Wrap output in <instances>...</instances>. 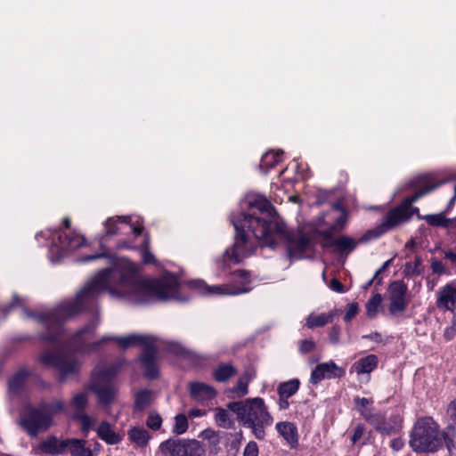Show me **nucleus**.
Here are the masks:
<instances>
[{"label": "nucleus", "mask_w": 456, "mask_h": 456, "mask_svg": "<svg viewBox=\"0 0 456 456\" xmlns=\"http://www.w3.org/2000/svg\"><path fill=\"white\" fill-rule=\"evenodd\" d=\"M388 313L392 317H401L410 303L408 287L403 281L392 282L388 288Z\"/></svg>", "instance_id": "9d476101"}, {"label": "nucleus", "mask_w": 456, "mask_h": 456, "mask_svg": "<svg viewBox=\"0 0 456 456\" xmlns=\"http://www.w3.org/2000/svg\"><path fill=\"white\" fill-rule=\"evenodd\" d=\"M392 259L386 261L383 265L375 273V277H377L382 271H384L390 265Z\"/></svg>", "instance_id": "13d9d810"}, {"label": "nucleus", "mask_w": 456, "mask_h": 456, "mask_svg": "<svg viewBox=\"0 0 456 456\" xmlns=\"http://www.w3.org/2000/svg\"><path fill=\"white\" fill-rule=\"evenodd\" d=\"M382 300V296L377 293L367 301L365 307L366 314L369 318L373 319L378 315L381 309Z\"/></svg>", "instance_id": "c756f323"}, {"label": "nucleus", "mask_w": 456, "mask_h": 456, "mask_svg": "<svg viewBox=\"0 0 456 456\" xmlns=\"http://www.w3.org/2000/svg\"><path fill=\"white\" fill-rule=\"evenodd\" d=\"M346 374L344 368L337 365L333 361L318 364L311 373L310 382L316 385L324 379H331L341 378Z\"/></svg>", "instance_id": "9b49d317"}, {"label": "nucleus", "mask_w": 456, "mask_h": 456, "mask_svg": "<svg viewBox=\"0 0 456 456\" xmlns=\"http://www.w3.org/2000/svg\"><path fill=\"white\" fill-rule=\"evenodd\" d=\"M415 264H416V266L419 265L420 264V259L419 257H417L415 259Z\"/></svg>", "instance_id": "0e129e2a"}, {"label": "nucleus", "mask_w": 456, "mask_h": 456, "mask_svg": "<svg viewBox=\"0 0 456 456\" xmlns=\"http://www.w3.org/2000/svg\"><path fill=\"white\" fill-rule=\"evenodd\" d=\"M64 403L61 400L42 403L38 407H28L21 419V426L31 436H37L42 430H46L53 424V419L64 411Z\"/></svg>", "instance_id": "423d86ee"}, {"label": "nucleus", "mask_w": 456, "mask_h": 456, "mask_svg": "<svg viewBox=\"0 0 456 456\" xmlns=\"http://www.w3.org/2000/svg\"><path fill=\"white\" fill-rule=\"evenodd\" d=\"M356 240L347 236H340L326 243V246L333 248V251L340 255H347L356 247Z\"/></svg>", "instance_id": "aec40b11"}, {"label": "nucleus", "mask_w": 456, "mask_h": 456, "mask_svg": "<svg viewBox=\"0 0 456 456\" xmlns=\"http://www.w3.org/2000/svg\"><path fill=\"white\" fill-rule=\"evenodd\" d=\"M29 375L30 371L26 368H21L17 372H15L8 382L9 395H19Z\"/></svg>", "instance_id": "412c9836"}, {"label": "nucleus", "mask_w": 456, "mask_h": 456, "mask_svg": "<svg viewBox=\"0 0 456 456\" xmlns=\"http://www.w3.org/2000/svg\"><path fill=\"white\" fill-rule=\"evenodd\" d=\"M63 223H64V225L66 228L69 227V218H65Z\"/></svg>", "instance_id": "680f3d73"}, {"label": "nucleus", "mask_w": 456, "mask_h": 456, "mask_svg": "<svg viewBox=\"0 0 456 456\" xmlns=\"http://www.w3.org/2000/svg\"><path fill=\"white\" fill-rule=\"evenodd\" d=\"M339 335H340V328L338 326H334L331 328L330 331V341L332 344H338L339 343Z\"/></svg>", "instance_id": "a18cd8bd"}, {"label": "nucleus", "mask_w": 456, "mask_h": 456, "mask_svg": "<svg viewBox=\"0 0 456 456\" xmlns=\"http://www.w3.org/2000/svg\"><path fill=\"white\" fill-rule=\"evenodd\" d=\"M128 437L131 442L142 447L145 446L150 439L149 433L146 429L135 427L129 429Z\"/></svg>", "instance_id": "cd10ccee"}, {"label": "nucleus", "mask_w": 456, "mask_h": 456, "mask_svg": "<svg viewBox=\"0 0 456 456\" xmlns=\"http://www.w3.org/2000/svg\"><path fill=\"white\" fill-rule=\"evenodd\" d=\"M160 451L166 456H205V449L196 440L170 438L160 444Z\"/></svg>", "instance_id": "1a4fd4ad"}, {"label": "nucleus", "mask_w": 456, "mask_h": 456, "mask_svg": "<svg viewBox=\"0 0 456 456\" xmlns=\"http://www.w3.org/2000/svg\"><path fill=\"white\" fill-rule=\"evenodd\" d=\"M441 184L442 183H435L433 176L430 175H422L412 180L410 185L418 190L411 197L406 198L400 206L389 211L386 215L382 225L387 230L408 221L419 212V208H412V203Z\"/></svg>", "instance_id": "20e7f679"}, {"label": "nucleus", "mask_w": 456, "mask_h": 456, "mask_svg": "<svg viewBox=\"0 0 456 456\" xmlns=\"http://www.w3.org/2000/svg\"><path fill=\"white\" fill-rule=\"evenodd\" d=\"M146 423L150 428H151L153 430H158L161 427L162 419L157 413H150Z\"/></svg>", "instance_id": "e433bc0d"}, {"label": "nucleus", "mask_w": 456, "mask_h": 456, "mask_svg": "<svg viewBox=\"0 0 456 456\" xmlns=\"http://www.w3.org/2000/svg\"><path fill=\"white\" fill-rule=\"evenodd\" d=\"M314 342L311 339H305L300 342L299 350L301 353L305 354L311 352L314 348Z\"/></svg>", "instance_id": "79ce46f5"}, {"label": "nucleus", "mask_w": 456, "mask_h": 456, "mask_svg": "<svg viewBox=\"0 0 456 456\" xmlns=\"http://www.w3.org/2000/svg\"><path fill=\"white\" fill-rule=\"evenodd\" d=\"M39 244L51 240L49 258L53 263L60 262L64 256L86 245V240L81 234L72 231L45 229L36 234Z\"/></svg>", "instance_id": "39448f33"}, {"label": "nucleus", "mask_w": 456, "mask_h": 456, "mask_svg": "<svg viewBox=\"0 0 456 456\" xmlns=\"http://www.w3.org/2000/svg\"><path fill=\"white\" fill-rule=\"evenodd\" d=\"M375 278H376V277L374 276V277H373V278H372L369 282H367V284H366V288L371 285V283L373 282V280H374Z\"/></svg>", "instance_id": "e2e57ef3"}, {"label": "nucleus", "mask_w": 456, "mask_h": 456, "mask_svg": "<svg viewBox=\"0 0 456 456\" xmlns=\"http://www.w3.org/2000/svg\"><path fill=\"white\" fill-rule=\"evenodd\" d=\"M456 200V186L454 187V195L453 197L451 199L449 204H448V208H452V206L454 204Z\"/></svg>", "instance_id": "bf43d9fd"}, {"label": "nucleus", "mask_w": 456, "mask_h": 456, "mask_svg": "<svg viewBox=\"0 0 456 456\" xmlns=\"http://www.w3.org/2000/svg\"><path fill=\"white\" fill-rule=\"evenodd\" d=\"M215 411V421L218 427L226 429L233 428L235 422L228 406L227 409L216 408Z\"/></svg>", "instance_id": "393cba45"}, {"label": "nucleus", "mask_w": 456, "mask_h": 456, "mask_svg": "<svg viewBox=\"0 0 456 456\" xmlns=\"http://www.w3.org/2000/svg\"><path fill=\"white\" fill-rule=\"evenodd\" d=\"M283 151H270L265 152L260 161V168L267 173L271 168L277 165L282 159Z\"/></svg>", "instance_id": "b1692460"}, {"label": "nucleus", "mask_w": 456, "mask_h": 456, "mask_svg": "<svg viewBox=\"0 0 456 456\" xmlns=\"http://www.w3.org/2000/svg\"><path fill=\"white\" fill-rule=\"evenodd\" d=\"M390 446L395 452L401 451L404 446V441L400 437L394 438L390 442Z\"/></svg>", "instance_id": "3c124183"}, {"label": "nucleus", "mask_w": 456, "mask_h": 456, "mask_svg": "<svg viewBox=\"0 0 456 456\" xmlns=\"http://www.w3.org/2000/svg\"><path fill=\"white\" fill-rule=\"evenodd\" d=\"M121 362H118L109 367L100 368L94 370L92 389L98 396L99 403L109 406L114 401L116 389L110 380L118 372Z\"/></svg>", "instance_id": "0eeeda50"}, {"label": "nucleus", "mask_w": 456, "mask_h": 456, "mask_svg": "<svg viewBox=\"0 0 456 456\" xmlns=\"http://www.w3.org/2000/svg\"><path fill=\"white\" fill-rule=\"evenodd\" d=\"M431 269L435 273L442 274L444 273V265L439 260H432Z\"/></svg>", "instance_id": "09e8293b"}, {"label": "nucleus", "mask_w": 456, "mask_h": 456, "mask_svg": "<svg viewBox=\"0 0 456 456\" xmlns=\"http://www.w3.org/2000/svg\"><path fill=\"white\" fill-rule=\"evenodd\" d=\"M378 364L379 357L370 354L355 361L350 367V373H355L357 376L370 375L377 369Z\"/></svg>", "instance_id": "dca6fc26"}, {"label": "nucleus", "mask_w": 456, "mask_h": 456, "mask_svg": "<svg viewBox=\"0 0 456 456\" xmlns=\"http://www.w3.org/2000/svg\"><path fill=\"white\" fill-rule=\"evenodd\" d=\"M75 418L77 419L80 423L82 433L85 436H87L89 431L94 427V419L85 413H77Z\"/></svg>", "instance_id": "473e14b6"}, {"label": "nucleus", "mask_w": 456, "mask_h": 456, "mask_svg": "<svg viewBox=\"0 0 456 456\" xmlns=\"http://www.w3.org/2000/svg\"><path fill=\"white\" fill-rule=\"evenodd\" d=\"M252 379V375L248 372L241 375L236 386L232 388V392L236 397H243L248 394V384Z\"/></svg>", "instance_id": "c85d7f7f"}, {"label": "nucleus", "mask_w": 456, "mask_h": 456, "mask_svg": "<svg viewBox=\"0 0 456 456\" xmlns=\"http://www.w3.org/2000/svg\"><path fill=\"white\" fill-rule=\"evenodd\" d=\"M425 219L428 221V223L431 224H440V218L437 216L435 215H428L425 217Z\"/></svg>", "instance_id": "6e6d98bb"}, {"label": "nucleus", "mask_w": 456, "mask_h": 456, "mask_svg": "<svg viewBox=\"0 0 456 456\" xmlns=\"http://www.w3.org/2000/svg\"><path fill=\"white\" fill-rule=\"evenodd\" d=\"M275 428L279 435L283 437L291 447H295L298 443V435L297 427L289 421L278 422Z\"/></svg>", "instance_id": "6ab92c4d"}, {"label": "nucleus", "mask_w": 456, "mask_h": 456, "mask_svg": "<svg viewBox=\"0 0 456 456\" xmlns=\"http://www.w3.org/2000/svg\"><path fill=\"white\" fill-rule=\"evenodd\" d=\"M188 429V417L184 414H177L175 417L173 432L176 435H183Z\"/></svg>", "instance_id": "72a5a7b5"}, {"label": "nucleus", "mask_w": 456, "mask_h": 456, "mask_svg": "<svg viewBox=\"0 0 456 456\" xmlns=\"http://www.w3.org/2000/svg\"><path fill=\"white\" fill-rule=\"evenodd\" d=\"M445 257L450 259L452 262H456V248L454 251L446 252Z\"/></svg>", "instance_id": "4d7b16f0"}, {"label": "nucleus", "mask_w": 456, "mask_h": 456, "mask_svg": "<svg viewBox=\"0 0 456 456\" xmlns=\"http://www.w3.org/2000/svg\"><path fill=\"white\" fill-rule=\"evenodd\" d=\"M167 349L177 355H183L185 354V348L178 343L172 342L168 345Z\"/></svg>", "instance_id": "c03bdc74"}, {"label": "nucleus", "mask_w": 456, "mask_h": 456, "mask_svg": "<svg viewBox=\"0 0 456 456\" xmlns=\"http://www.w3.org/2000/svg\"><path fill=\"white\" fill-rule=\"evenodd\" d=\"M289 397H285V396H279V402H278V404H279V408L280 410H287L289 406V403L288 401Z\"/></svg>", "instance_id": "5fc2aeb1"}, {"label": "nucleus", "mask_w": 456, "mask_h": 456, "mask_svg": "<svg viewBox=\"0 0 456 456\" xmlns=\"http://www.w3.org/2000/svg\"><path fill=\"white\" fill-rule=\"evenodd\" d=\"M451 433L454 429L452 427L447 431L440 432L439 426L430 417L419 419L411 433L410 445L417 452H434L439 450L444 443L448 451L452 453L456 449Z\"/></svg>", "instance_id": "f03ea898"}, {"label": "nucleus", "mask_w": 456, "mask_h": 456, "mask_svg": "<svg viewBox=\"0 0 456 456\" xmlns=\"http://www.w3.org/2000/svg\"><path fill=\"white\" fill-rule=\"evenodd\" d=\"M447 414L450 419L456 424V399L449 404Z\"/></svg>", "instance_id": "603ef678"}, {"label": "nucleus", "mask_w": 456, "mask_h": 456, "mask_svg": "<svg viewBox=\"0 0 456 456\" xmlns=\"http://www.w3.org/2000/svg\"><path fill=\"white\" fill-rule=\"evenodd\" d=\"M300 382L297 379L280 384L278 387L279 396L291 397L299 389Z\"/></svg>", "instance_id": "7c9ffc66"}, {"label": "nucleus", "mask_w": 456, "mask_h": 456, "mask_svg": "<svg viewBox=\"0 0 456 456\" xmlns=\"http://www.w3.org/2000/svg\"><path fill=\"white\" fill-rule=\"evenodd\" d=\"M232 412L236 414L238 421L247 428L251 429L254 436L264 440L266 428L273 423V418L268 407L261 397L248 398L243 401L228 403Z\"/></svg>", "instance_id": "7ed1b4c3"}, {"label": "nucleus", "mask_w": 456, "mask_h": 456, "mask_svg": "<svg viewBox=\"0 0 456 456\" xmlns=\"http://www.w3.org/2000/svg\"><path fill=\"white\" fill-rule=\"evenodd\" d=\"M362 338L363 339H370V340H372L376 343H386L383 339V337L380 333L379 332H372L370 334H368V335H363L362 336Z\"/></svg>", "instance_id": "8fccbe9b"}, {"label": "nucleus", "mask_w": 456, "mask_h": 456, "mask_svg": "<svg viewBox=\"0 0 456 456\" xmlns=\"http://www.w3.org/2000/svg\"><path fill=\"white\" fill-rule=\"evenodd\" d=\"M119 248H134L132 245H130L129 243L124 241L122 242L121 244L118 245Z\"/></svg>", "instance_id": "052dcab7"}, {"label": "nucleus", "mask_w": 456, "mask_h": 456, "mask_svg": "<svg viewBox=\"0 0 456 456\" xmlns=\"http://www.w3.org/2000/svg\"><path fill=\"white\" fill-rule=\"evenodd\" d=\"M363 433H364L363 426L362 425H358L354 428V434H353V436H352L353 443L357 442L363 436Z\"/></svg>", "instance_id": "864d4df0"}, {"label": "nucleus", "mask_w": 456, "mask_h": 456, "mask_svg": "<svg viewBox=\"0 0 456 456\" xmlns=\"http://www.w3.org/2000/svg\"><path fill=\"white\" fill-rule=\"evenodd\" d=\"M346 221V213L338 202L334 203L330 211L322 216V222L329 229L325 232L327 235L340 231L344 227Z\"/></svg>", "instance_id": "ddd939ff"}, {"label": "nucleus", "mask_w": 456, "mask_h": 456, "mask_svg": "<svg viewBox=\"0 0 456 456\" xmlns=\"http://www.w3.org/2000/svg\"><path fill=\"white\" fill-rule=\"evenodd\" d=\"M153 400V393L149 389H142L135 394L134 410L138 411H144L149 407Z\"/></svg>", "instance_id": "a878e982"}, {"label": "nucleus", "mask_w": 456, "mask_h": 456, "mask_svg": "<svg viewBox=\"0 0 456 456\" xmlns=\"http://www.w3.org/2000/svg\"><path fill=\"white\" fill-rule=\"evenodd\" d=\"M289 166L295 169L296 173L301 179H305L308 177L307 168L304 165L299 164L297 161H293Z\"/></svg>", "instance_id": "58836bf2"}, {"label": "nucleus", "mask_w": 456, "mask_h": 456, "mask_svg": "<svg viewBox=\"0 0 456 456\" xmlns=\"http://www.w3.org/2000/svg\"><path fill=\"white\" fill-rule=\"evenodd\" d=\"M444 338L447 340L452 339L456 335V316H453L451 321V325L444 330Z\"/></svg>", "instance_id": "4c0bfd02"}, {"label": "nucleus", "mask_w": 456, "mask_h": 456, "mask_svg": "<svg viewBox=\"0 0 456 456\" xmlns=\"http://www.w3.org/2000/svg\"><path fill=\"white\" fill-rule=\"evenodd\" d=\"M66 452L70 456H95L96 453L87 446V441L85 439L70 438L67 439Z\"/></svg>", "instance_id": "a211bd4d"}, {"label": "nucleus", "mask_w": 456, "mask_h": 456, "mask_svg": "<svg viewBox=\"0 0 456 456\" xmlns=\"http://www.w3.org/2000/svg\"><path fill=\"white\" fill-rule=\"evenodd\" d=\"M67 439L61 440L55 436H51L41 443V450L49 454L66 453Z\"/></svg>", "instance_id": "4be33fe9"}, {"label": "nucleus", "mask_w": 456, "mask_h": 456, "mask_svg": "<svg viewBox=\"0 0 456 456\" xmlns=\"http://www.w3.org/2000/svg\"><path fill=\"white\" fill-rule=\"evenodd\" d=\"M98 437L110 445H116L123 440L122 435L117 433L108 421H102L95 428Z\"/></svg>", "instance_id": "f3484780"}, {"label": "nucleus", "mask_w": 456, "mask_h": 456, "mask_svg": "<svg viewBox=\"0 0 456 456\" xmlns=\"http://www.w3.org/2000/svg\"><path fill=\"white\" fill-rule=\"evenodd\" d=\"M356 409L360 412V414L364 418V419L370 423L375 420L374 417L379 411H374L370 407L372 404V401L370 399L365 397H354V399Z\"/></svg>", "instance_id": "5701e85b"}, {"label": "nucleus", "mask_w": 456, "mask_h": 456, "mask_svg": "<svg viewBox=\"0 0 456 456\" xmlns=\"http://www.w3.org/2000/svg\"><path fill=\"white\" fill-rule=\"evenodd\" d=\"M333 314L332 313H322L320 314H311L306 318V323L305 325L309 329H314L316 327H322L333 320Z\"/></svg>", "instance_id": "bb28decb"}, {"label": "nucleus", "mask_w": 456, "mask_h": 456, "mask_svg": "<svg viewBox=\"0 0 456 456\" xmlns=\"http://www.w3.org/2000/svg\"><path fill=\"white\" fill-rule=\"evenodd\" d=\"M358 313V305L356 303L350 304L347 306L346 314L344 315V320L346 322H350Z\"/></svg>", "instance_id": "ea45409f"}, {"label": "nucleus", "mask_w": 456, "mask_h": 456, "mask_svg": "<svg viewBox=\"0 0 456 456\" xmlns=\"http://www.w3.org/2000/svg\"><path fill=\"white\" fill-rule=\"evenodd\" d=\"M102 224L105 236L133 234L137 237L142 234L143 230L142 220L140 217L134 220L133 216H111L107 218Z\"/></svg>", "instance_id": "6e6552de"}, {"label": "nucleus", "mask_w": 456, "mask_h": 456, "mask_svg": "<svg viewBox=\"0 0 456 456\" xmlns=\"http://www.w3.org/2000/svg\"><path fill=\"white\" fill-rule=\"evenodd\" d=\"M207 414V411L199 408H192L188 411L187 417L191 419H196L203 417Z\"/></svg>", "instance_id": "49530a36"}, {"label": "nucleus", "mask_w": 456, "mask_h": 456, "mask_svg": "<svg viewBox=\"0 0 456 456\" xmlns=\"http://www.w3.org/2000/svg\"><path fill=\"white\" fill-rule=\"evenodd\" d=\"M106 256H107V255L105 253H98V254L88 255V256H83L79 259V261L82 263H88V262L95 261L97 259H101V258H103Z\"/></svg>", "instance_id": "de8ad7c7"}, {"label": "nucleus", "mask_w": 456, "mask_h": 456, "mask_svg": "<svg viewBox=\"0 0 456 456\" xmlns=\"http://www.w3.org/2000/svg\"><path fill=\"white\" fill-rule=\"evenodd\" d=\"M189 392L191 399L203 406L208 405L216 395V389L203 382H191L189 385Z\"/></svg>", "instance_id": "2eb2a0df"}, {"label": "nucleus", "mask_w": 456, "mask_h": 456, "mask_svg": "<svg viewBox=\"0 0 456 456\" xmlns=\"http://www.w3.org/2000/svg\"><path fill=\"white\" fill-rule=\"evenodd\" d=\"M231 223L235 230L234 243L215 258L214 266L218 277H225L230 273L232 283L208 286L202 280L183 281L178 275L169 272H163L159 278L143 279L139 273V265L121 257L115 260L111 267L99 271L89 279L75 298L63 301L54 309L30 311L26 306V299L13 294L9 311L19 309L24 319L44 330L38 337L49 345V348L42 352L39 362L45 367L56 370L61 381L77 375L80 370L81 360L71 351L92 353L109 341H116L122 348L142 346L140 361L144 374L151 379H155L158 376V346L154 338L132 334L126 337L106 335L95 339V330L100 323L98 315L70 338L65 335L61 325L82 310L94 307L103 292L113 298L134 305L146 304L153 299L182 300L180 290L183 288L208 297L249 292L252 289L249 273L244 270H230L232 265L254 254L258 247L274 249L282 244L290 259L304 257L305 234L289 231L264 195L248 193L240 202V212L231 215Z\"/></svg>", "instance_id": "f257e3e1"}, {"label": "nucleus", "mask_w": 456, "mask_h": 456, "mask_svg": "<svg viewBox=\"0 0 456 456\" xmlns=\"http://www.w3.org/2000/svg\"><path fill=\"white\" fill-rule=\"evenodd\" d=\"M236 373L234 367L232 364H220L214 370V378L219 382L226 381Z\"/></svg>", "instance_id": "2f4dec72"}, {"label": "nucleus", "mask_w": 456, "mask_h": 456, "mask_svg": "<svg viewBox=\"0 0 456 456\" xmlns=\"http://www.w3.org/2000/svg\"><path fill=\"white\" fill-rule=\"evenodd\" d=\"M327 285L335 292L343 293L345 291L343 284L338 279L330 280V282H327Z\"/></svg>", "instance_id": "37998d69"}, {"label": "nucleus", "mask_w": 456, "mask_h": 456, "mask_svg": "<svg viewBox=\"0 0 456 456\" xmlns=\"http://www.w3.org/2000/svg\"><path fill=\"white\" fill-rule=\"evenodd\" d=\"M258 455V447L256 442H249L243 452V456H257Z\"/></svg>", "instance_id": "a19ab883"}, {"label": "nucleus", "mask_w": 456, "mask_h": 456, "mask_svg": "<svg viewBox=\"0 0 456 456\" xmlns=\"http://www.w3.org/2000/svg\"><path fill=\"white\" fill-rule=\"evenodd\" d=\"M140 255L145 264H153L156 259L149 248V240L144 238L140 246Z\"/></svg>", "instance_id": "f704fd0d"}, {"label": "nucleus", "mask_w": 456, "mask_h": 456, "mask_svg": "<svg viewBox=\"0 0 456 456\" xmlns=\"http://www.w3.org/2000/svg\"><path fill=\"white\" fill-rule=\"evenodd\" d=\"M436 297V304L439 310L456 314V287L453 284L448 283L440 288Z\"/></svg>", "instance_id": "4468645a"}, {"label": "nucleus", "mask_w": 456, "mask_h": 456, "mask_svg": "<svg viewBox=\"0 0 456 456\" xmlns=\"http://www.w3.org/2000/svg\"><path fill=\"white\" fill-rule=\"evenodd\" d=\"M375 420L370 422L375 429L382 435L390 436L398 433L402 428V418L398 414H393L386 418L381 412H378L374 417Z\"/></svg>", "instance_id": "f8f14e48"}, {"label": "nucleus", "mask_w": 456, "mask_h": 456, "mask_svg": "<svg viewBox=\"0 0 456 456\" xmlns=\"http://www.w3.org/2000/svg\"><path fill=\"white\" fill-rule=\"evenodd\" d=\"M87 404V395L86 393H78L72 399V405L79 411H83Z\"/></svg>", "instance_id": "c9c22d12"}]
</instances>
